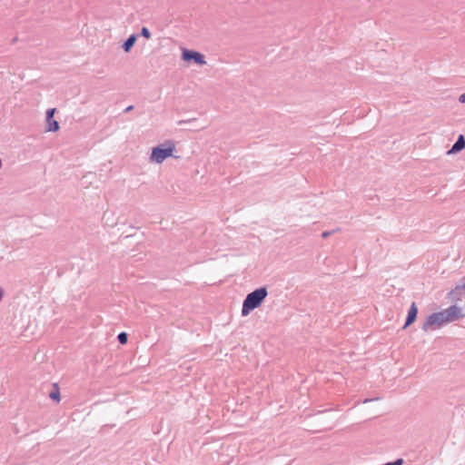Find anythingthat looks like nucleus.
<instances>
[{
  "instance_id": "obj_1",
  "label": "nucleus",
  "mask_w": 465,
  "mask_h": 465,
  "mask_svg": "<svg viewBox=\"0 0 465 465\" xmlns=\"http://www.w3.org/2000/svg\"><path fill=\"white\" fill-rule=\"evenodd\" d=\"M267 295L268 291L264 286L248 293L242 302V316H247L251 312L260 307Z\"/></svg>"
},
{
  "instance_id": "obj_2",
  "label": "nucleus",
  "mask_w": 465,
  "mask_h": 465,
  "mask_svg": "<svg viewBox=\"0 0 465 465\" xmlns=\"http://www.w3.org/2000/svg\"><path fill=\"white\" fill-rule=\"evenodd\" d=\"M175 150L176 148L173 141L168 140L164 143L152 149L150 160L156 163H162L165 159L173 156Z\"/></svg>"
},
{
  "instance_id": "obj_3",
  "label": "nucleus",
  "mask_w": 465,
  "mask_h": 465,
  "mask_svg": "<svg viewBox=\"0 0 465 465\" xmlns=\"http://www.w3.org/2000/svg\"><path fill=\"white\" fill-rule=\"evenodd\" d=\"M446 321L444 320V314L442 312H433L430 314L424 323L422 324L421 329L424 331H428L429 330H435L440 327Z\"/></svg>"
},
{
  "instance_id": "obj_4",
  "label": "nucleus",
  "mask_w": 465,
  "mask_h": 465,
  "mask_svg": "<svg viewBox=\"0 0 465 465\" xmlns=\"http://www.w3.org/2000/svg\"><path fill=\"white\" fill-rule=\"evenodd\" d=\"M182 58L185 62H193L196 64L203 65L206 64L204 55L197 51L183 49Z\"/></svg>"
},
{
  "instance_id": "obj_5",
  "label": "nucleus",
  "mask_w": 465,
  "mask_h": 465,
  "mask_svg": "<svg viewBox=\"0 0 465 465\" xmlns=\"http://www.w3.org/2000/svg\"><path fill=\"white\" fill-rule=\"evenodd\" d=\"M441 312L444 314V320L446 321V322H454L463 316L461 312V308L458 307L457 305H451Z\"/></svg>"
},
{
  "instance_id": "obj_6",
  "label": "nucleus",
  "mask_w": 465,
  "mask_h": 465,
  "mask_svg": "<svg viewBox=\"0 0 465 465\" xmlns=\"http://www.w3.org/2000/svg\"><path fill=\"white\" fill-rule=\"evenodd\" d=\"M55 108H50L46 111V131L47 132H57L60 128L59 123L54 119Z\"/></svg>"
},
{
  "instance_id": "obj_7",
  "label": "nucleus",
  "mask_w": 465,
  "mask_h": 465,
  "mask_svg": "<svg viewBox=\"0 0 465 465\" xmlns=\"http://www.w3.org/2000/svg\"><path fill=\"white\" fill-rule=\"evenodd\" d=\"M417 315H418V307L415 302H412L409 309L403 329H406L408 326L412 324L416 321Z\"/></svg>"
},
{
  "instance_id": "obj_8",
  "label": "nucleus",
  "mask_w": 465,
  "mask_h": 465,
  "mask_svg": "<svg viewBox=\"0 0 465 465\" xmlns=\"http://www.w3.org/2000/svg\"><path fill=\"white\" fill-rule=\"evenodd\" d=\"M465 148V137L463 134H460L458 139L452 145V147L448 151V154L457 153L462 151Z\"/></svg>"
},
{
  "instance_id": "obj_9",
  "label": "nucleus",
  "mask_w": 465,
  "mask_h": 465,
  "mask_svg": "<svg viewBox=\"0 0 465 465\" xmlns=\"http://www.w3.org/2000/svg\"><path fill=\"white\" fill-rule=\"evenodd\" d=\"M465 290V278H463L460 283L457 284L456 287L450 292V296L453 300H460L463 291Z\"/></svg>"
},
{
  "instance_id": "obj_10",
  "label": "nucleus",
  "mask_w": 465,
  "mask_h": 465,
  "mask_svg": "<svg viewBox=\"0 0 465 465\" xmlns=\"http://www.w3.org/2000/svg\"><path fill=\"white\" fill-rule=\"evenodd\" d=\"M137 37L138 35L133 34L124 42L122 47L124 50V52L128 53L131 51V49L133 48L137 40Z\"/></svg>"
},
{
  "instance_id": "obj_11",
  "label": "nucleus",
  "mask_w": 465,
  "mask_h": 465,
  "mask_svg": "<svg viewBox=\"0 0 465 465\" xmlns=\"http://www.w3.org/2000/svg\"><path fill=\"white\" fill-rule=\"evenodd\" d=\"M50 399L55 401H60V391L57 383L53 384V391L49 393Z\"/></svg>"
},
{
  "instance_id": "obj_12",
  "label": "nucleus",
  "mask_w": 465,
  "mask_h": 465,
  "mask_svg": "<svg viewBox=\"0 0 465 465\" xmlns=\"http://www.w3.org/2000/svg\"><path fill=\"white\" fill-rule=\"evenodd\" d=\"M117 340L119 341L120 344H125L128 341V335L126 332L124 331H122L118 334L117 336Z\"/></svg>"
},
{
  "instance_id": "obj_13",
  "label": "nucleus",
  "mask_w": 465,
  "mask_h": 465,
  "mask_svg": "<svg viewBox=\"0 0 465 465\" xmlns=\"http://www.w3.org/2000/svg\"><path fill=\"white\" fill-rule=\"evenodd\" d=\"M140 35L144 37V38H146V39H150L151 38V33H150L149 29L147 27H145V26L142 27Z\"/></svg>"
},
{
  "instance_id": "obj_14",
  "label": "nucleus",
  "mask_w": 465,
  "mask_h": 465,
  "mask_svg": "<svg viewBox=\"0 0 465 465\" xmlns=\"http://www.w3.org/2000/svg\"><path fill=\"white\" fill-rule=\"evenodd\" d=\"M340 231V228H337L336 230H333V231H325L322 233V238H327L329 237L331 234H332L334 232H338Z\"/></svg>"
},
{
  "instance_id": "obj_15",
  "label": "nucleus",
  "mask_w": 465,
  "mask_h": 465,
  "mask_svg": "<svg viewBox=\"0 0 465 465\" xmlns=\"http://www.w3.org/2000/svg\"><path fill=\"white\" fill-rule=\"evenodd\" d=\"M458 100L460 104H465V92L459 96Z\"/></svg>"
},
{
  "instance_id": "obj_16",
  "label": "nucleus",
  "mask_w": 465,
  "mask_h": 465,
  "mask_svg": "<svg viewBox=\"0 0 465 465\" xmlns=\"http://www.w3.org/2000/svg\"><path fill=\"white\" fill-rule=\"evenodd\" d=\"M134 109V105H129L124 109V113H129Z\"/></svg>"
},
{
  "instance_id": "obj_17",
  "label": "nucleus",
  "mask_w": 465,
  "mask_h": 465,
  "mask_svg": "<svg viewBox=\"0 0 465 465\" xmlns=\"http://www.w3.org/2000/svg\"><path fill=\"white\" fill-rule=\"evenodd\" d=\"M372 401V399H365V400L363 401V403H367V402H370V401Z\"/></svg>"
}]
</instances>
